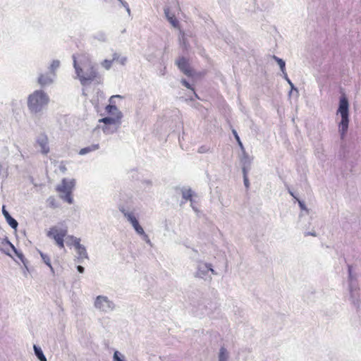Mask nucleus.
I'll use <instances>...</instances> for the list:
<instances>
[{"mask_svg": "<svg viewBox=\"0 0 361 361\" xmlns=\"http://www.w3.org/2000/svg\"><path fill=\"white\" fill-rule=\"evenodd\" d=\"M73 59L75 73L82 85L90 83L97 78V72L87 59L82 56L78 61L75 55H73Z\"/></svg>", "mask_w": 361, "mask_h": 361, "instance_id": "nucleus-1", "label": "nucleus"}, {"mask_svg": "<svg viewBox=\"0 0 361 361\" xmlns=\"http://www.w3.org/2000/svg\"><path fill=\"white\" fill-rule=\"evenodd\" d=\"M49 96L42 90H36L27 99V107L31 113L37 114L48 104Z\"/></svg>", "mask_w": 361, "mask_h": 361, "instance_id": "nucleus-2", "label": "nucleus"}, {"mask_svg": "<svg viewBox=\"0 0 361 361\" xmlns=\"http://www.w3.org/2000/svg\"><path fill=\"white\" fill-rule=\"evenodd\" d=\"M337 114H340L341 120L338 125V132L341 139L346 135L349 124V103L345 96H342L339 100Z\"/></svg>", "mask_w": 361, "mask_h": 361, "instance_id": "nucleus-3", "label": "nucleus"}, {"mask_svg": "<svg viewBox=\"0 0 361 361\" xmlns=\"http://www.w3.org/2000/svg\"><path fill=\"white\" fill-rule=\"evenodd\" d=\"M196 267L194 277L202 279L205 281H211L212 275H217L218 273L213 269L212 264L197 259L195 261Z\"/></svg>", "mask_w": 361, "mask_h": 361, "instance_id": "nucleus-4", "label": "nucleus"}, {"mask_svg": "<svg viewBox=\"0 0 361 361\" xmlns=\"http://www.w3.org/2000/svg\"><path fill=\"white\" fill-rule=\"evenodd\" d=\"M94 307L102 312L108 313L115 310L116 305L107 296L98 295L94 300Z\"/></svg>", "mask_w": 361, "mask_h": 361, "instance_id": "nucleus-5", "label": "nucleus"}, {"mask_svg": "<svg viewBox=\"0 0 361 361\" xmlns=\"http://www.w3.org/2000/svg\"><path fill=\"white\" fill-rule=\"evenodd\" d=\"M66 228H59L56 226L51 227L47 232V235L49 238H54L57 245L60 248L64 247L63 238L67 235Z\"/></svg>", "mask_w": 361, "mask_h": 361, "instance_id": "nucleus-6", "label": "nucleus"}, {"mask_svg": "<svg viewBox=\"0 0 361 361\" xmlns=\"http://www.w3.org/2000/svg\"><path fill=\"white\" fill-rule=\"evenodd\" d=\"M119 211L123 214V216L127 219V220L131 224L135 232L137 234H143L144 229L140 225L138 220L135 216L133 212H129L127 210L123 205H120L118 207Z\"/></svg>", "mask_w": 361, "mask_h": 361, "instance_id": "nucleus-7", "label": "nucleus"}, {"mask_svg": "<svg viewBox=\"0 0 361 361\" xmlns=\"http://www.w3.org/2000/svg\"><path fill=\"white\" fill-rule=\"evenodd\" d=\"M176 64L177 65L179 70L185 75L188 77H192L193 75V71L190 66L188 60L184 56L180 57L176 61Z\"/></svg>", "mask_w": 361, "mask_h": 361, "instance_id": "nucleus-8", "label": "nucleus"}, {"mask_svg": "<svg viewBox=\"0 0 361 361\" xmlns=\"http://www.w3.org/2000/svg\"><path fill=\"white\" fill-rule=\"evenodd\" d=\"M75 183L74 179L68 180L66 178H63L61 184L56 187V190L60 192H72Z\"/></svg>", "mask_w": 361, "mask_h": 361, "instance_id": "nucleus-9", "label": "nucleus"}, {"mask_svg": "<svg viewBox=\"0 0 361 361\" xmlns=\"http://www.w3.org/2000/svg\"><path fill=\"white\" fill-rule=\"evenodd\" d=\"M122 113H118V117L106 116L99 119L100 123H103L105 126H120L121 123Z\"/></svg>", "mask_w": 361, "mask_h": 361, "instance_id": "nucleus-10", "label": "nucleus"}, {"mask_svg": "<svg viewBox=\"0 0 361 361\" xmlns=\"http://www.w3.org/2000/svg\"><path fill=\"white\" fill-rule=\"evenodd\" d=\"M37 143L41 147V152L47 154L49 152V147L48 145V137L45 134H40L36 140Z\"/></svg>", "mask_w": 361, "mask_h": 361, "instance_id": "nucleus-11", "label": "nucleus"}, {"mask_svg": "<svg viewBox=\"0 0 361 361\" xmlns=\"http://www.w3.org/2000/svg\"><path fill=\"white\" fill-rule=\"evenodd\" d=\"M121 98L122 97L121 95H113L111 97L110 99H109V102L110 103H112V100L114 99V98ZM106 112L109 114H111L112 116V117H118V113H122L118 108L116 105L114 104H110L109 105L106 106Z\"/></svg>", "mask_w": 361, "mask_h": 361, "instance_id": "nucleus-12", "label": "nucleus"}, {"mask_svg": "<svg viewBox=\"0 0 361 361\" xmlns=\"http://www.w3.org/2000/svg\"><path fill=\"white\" fill-rule=\"evenodd\" d=\"M56 75H52L51 73L40 74L38 78V82L42 86H46L54 82Z\"/></svg>", "mask_w": 361, "mask_h": 361, "instance_id": "nucleus-13", "label": "nucleus"}, {"mask_svg": "<svg viewBox=\"0 0 361 361\" xmlns=\"http://www.w3.org/2000/svg\"><path fill=\"white\" fill-rule=\"evenodd\" d=\"M164 11L166 19L173 25V27H178L179 25V22L175 17V15L171 13L169 7L166 6L164 8Z\"/></svg>", "mask_w": 361, "mask_h": 361, "instance_id": "nucleus-14", "label": "nucleus"}, {"mask_svg": "<svg viewBox=\"0 0 361 361\" xmlns=\"http://www.w3.org/2000/svg\"><path fill=\"white\" fill-rule=\"evenodd\" d=\"M350 295L352 300L353 304L356 307H359L360 305V295L358 290L353 289L352 284H349Z\"/></svg>", "mask_w": 361, "mask_h": 361, "instance_id": "nucleus-15", "label": "nucleus"}, {"mask_svg": "<svg viewBox=\"0 0 361 361\" xmlns=\"http://www.w3.org/2000/svg\"><path fill=\"white\" fill-rule=\"evenodd\" d=\"M240 161L242 164V171L244 172V170L245 171H249L251 166V159L245 149L244 152H243V156L241 157Z\"/></svg>", "mask_w": 361, "mask_h": 361, "instance_id": "nucleus-16", "label": "nucleus"}, {"mask_svg": "<svg viewBox=\"0 0 361 361\" xmlns=\"http://www.w3.org/2000/svg\"><path fill=\"white\" fill-rule=\"evenodd\" d=\"M181 194L183 199L185 201L189 200L190 202H192V195L193 191L190 189H186L185 188H181Z\"/></svg>", "mask_w": 361, "mask_h": 361, "instance_id": "nucleus-17", "label": "nucleus"}, {"mask_svg": "<svg viewBox=\"0 0 361 361\" xmlns=\"http://www.w3.org/2000/svg\"><path fill=\"white\" fill-rule=\"evenodd\" d=\"M228 360H229L228 351L224 346L221 347L219 349V355H218V361H228Z\"/></svg>", "mask_w": 361, "mask_h": 361, "instance_id": "nucleus-18", "label": "nucleus"}, {"mask_svg": "<svg viewBox=\"0 0 361 361\" xmlns=\"http://www.w3.org/2000/svg\"><path fill=\"white\" fill-rule=\"evenodd\" d=\"M78 245V248L76 249L78 250V255L79 259H87L88 255L87 252V250L84 245L81 244L76 243Z\"/></svg>", "mask_w": 361, "mask_h": 361, "instance_id": "nucleus-19", "label": "nucleus"}, {"mask_svg": "<svg viewBox=\"0 0 361 361\" xmlns=\"http://www.w3.org/2000/svg\"><path fill=\"white\" fill-rule=\"evenodd\" d=\"M39 253L42 257L43 262L49 267L50 271L52 273V274H54V269L53 267L51 266L50 257L48 255H47L39 250Z\"/></svg>", "mask_w": 361, "mask_h": 361, "instance_id": "nucleus-20", "label": "nucleus"}, {"mask_svg": "<svg viewBox=\"0 0 361 361\" xmlns=\"http://www.w3.org/2000/svg\"><path fill=\"white\" fill-rule=\"evenodd\" d=\"M99 148V144H93V145H92L90 146L82 148L80 150V152H79V154L80 155H85V154H88L90 152H94L95 150H97Z\"/></svg>", "mask_w": 361, "mask_h": 361, "instance_id": "nucleus-21", "label": "nucleus"}, {"mask_svg": "<svg viewBox=\"0 0 361 361\" xmlns=\"http://www.w3.org/2000/svg\"><path fill=\"white\" fill-rule=\"evenodd\" d=\"M34 352L35 356L40 360V361H47V358L45 355H44V353L42 350V348L37 345H34L33 346Z\"/></svg>", "mask_w": 361, "mask_h": 361, "instance_id": "nucleus-22", "label": "nucleus"}, {"mask_svg": "<svg viewBox=\"0 0 361 361\" xmlns=\"http://www.w3.org/2000/svg\"><path fill=\"white\" fill-rule=\"evenodd\" d=\"M119 126H111V125L104 126L102 128V130L106 135L113 134L118 130V129L119 128Z\"/></svg>", "mask_w": 361, "mask_h": 361, "instance_id": "nucleus-23", "label": "nucleus"}, {"mask_svg": "<svg viewBox=\"0 0 361 361\" xmlns=\"http://www.w3.org/2000/svg\"><path fill=\"white\" fill-rule=\"evenodd\" d=\"M272 59L279 64L282 73L283 74L284 73H286L285 61L275 55L272 56Z\"/></svg>", "mask_w": 361, "mask_h": 361, "instance_id": "nucleus-24", "label": "nucleus"}, {"mask_svg": "<svg viewBox=\"0 0 361 361\" xmlns=\"http://www.w3.org/2000/svg\"><path fill=\"white\" fill-rule=\"evenodd\" d=\"M92 37L94 39H97L98 40L99 42H104L106 41L107 39V37H106V35L104 32L103 31H99L97 32V33H95Z\"/></svg>", "mask_w": 361, "mask_h": 361, "instance_id": "nucleus-25", "label": "nucleus"}, {"mask_svg": "<svg viewBox=\"0 0 361 361\" xmlns=\"http://www.w3.org/2000/svg\"><path fill=\"white\" fill-rule=\"evenodd\" d=\"M60 61L59 60H54L49 66V71L52 75H56L55 71L59 68Z\"/></svg>", "mask_w": 361, "mask_h": 361, "instance_id": "nucleus-26", "label": "nucleus"}, {"mask_svg": "<svg viewBox=\"0 0 361 361\" xmlns=\"http://www.w3.org/2000/svg\"><path fill=\"white\" fill-rule=\"evenodd\" d=\"M63 195H61V198L64 201L67 202L69 204H72L73 202V199L72 197V192H63Z\"/></svg>", "mask_w": 361, "mask_h": 361, "instance_id": "nucleus-27", "label": "nucleus"}, {"mask_svg": "<svg viewBox=\"0 0 361 361\" xmlns=\"http://www.w3.org/2000/svg\"><path fill=\"white\" fill-rule=\"evenodd\" d=\"M6 221L7 223L9 224V226L16 230L17 229V227L18 226V221L14 219L13 218L12 216L9 217L8 219H6Z\"/></svg>", "mask_w": 361, "mask_h": 361, "instance_id": "nucleus-28", "label": "nucleus"}, {"mask_svg": "<svg viewBox=\"0 0 361 361\" xmlns=\"http://www.w3.org/2000/svg\"><path fill=\"white\" fill-rule=\"evenodd\" d=\"M232 133H233V134L234 135V137L236 140V141H237V142H238L240 149L242 150V152H244V149H245L244 146H243V143H242V142H241V140L240 139V137H239L237 131L233 129L232 130Z\"/></svg>", "mask_w": 361, "mask_h": 361, "instance_id": "nucleus-29", "label": "nucleus"}, {"mask_svg": "<svg viewBox=\"0 0 361 361\" xmlns=\"http://www.w3.org/2000/svg\"><path fill=\"white\" fill-rule=\"evenodd\" d=\"M15 254L19 258V259L22 262V263L23 264L25 267L27 269V260L25 258L23 252L18 250L17 252H15Z\"/></svg>", "mask_w": 361, "mask_h": 361, "instance_id": "nucleus-30", "label": "nucleus"}, {"mask_svg": "<svg viewBox=\"0 0 361 361\" xmlns=\"http://www.w3.org/2000/svg\"><path fill=\"white\" fill-rule=\"evenodd\" d=\"M67 240H70L71 241V243L74 245L75 248H78L77 242L78 244H80V239L78 238H76L73 235H68L67 237Z\"/></svg>", "mask_w": 361, "mask_h": 361, "instance_id": "nucleus-31", "label": "nucleus"}, {"mask_svg": "<svg viewBox=\"0 0 361 361\" xmlns=\"http://www.w3.org/2000/svg\"><path fill=\"white\" fill-rule=\"evenodd\" d=\"M113 361H124L123 356L118 350H116L113 355Z\"/></svg>", "mask_w": 361, "mask_h": 361, "instance_id": "nucleus-32", "label": "nucleus"}, {"mask_svg": "<svg viewBox=\"0 0 361 361\" xmlns=\"http://www.w3.org/2000/svg\"><path fill=\"white\" fill-rule=\"evenodd\" d=\"M112 63L113 61L111 60L105 59L102 61V65L105 69L109 70L112 66Z\"/></svg>", "mask_w": 361, "mask_h": 361, "instance_id": "nucleus-33", "label": "nucleus"}, {"mask_svg": "<svg viewBox=\"0 0 361 361\" xmlns=\"http://www.w3.org/2000/svg\"><path fill=\"white\" fill-rule=\"evenodd\" d=\"M247 173H248V171H245V170H244V172H243V182H244V185L247 189H248L250 187V182L248 180Z\"/></svg>", "mask_w": 361, "mask_h": 361, "instance_id": "nucleus-34", "label": "nucleus"}, {"mask_svg": "<svg viewBox=\"0 0 361 361\" xmlns=\"http://www.w3.org/2000/svg\"><path fill=\"white\" fill-rule=\"evenodd\" d=\"M283 78L287 81V82L290 85V87H291V90H297V89L295 87L293 83L291 82V80L289 79V78L288 77V75L286 73H284L283 74Z\"/></svg>", "mask_w": 361, "mask_h": 361, "instance_id": "nucleus-35", "label": "nucleus"}, {"mask_svg": "<svg viewBox=\"0 0 361 361\" xmlns=\"http://www.w3.org/2000/svg\"><path fill=\"white\" fill-rule=\"evenodd\" d=\"M180 82L184 87H185L188 89L192 90L194 92V89L191 87L190 84L188 82V81H187V80L183 78L180 80Z\"/></svg>", "mask_w": 361, "mask_h": 361, "instance_id": "nucleus-36", "label": "nucleus"}, {"mask_svg": "<svg viewBox=\"0 0 361 361\" xmlns=\"http://www.w3.org/2000/svg\"><path fill=\"white\" fill-rule=\"evenodd\" d=\"M139 235L142 236V238L143 240H145L147 244H149V245L152 246V242H151L149 236L145 233V231H144L143 234H139Z\"/></svg>", "mask_w": 361, "mask_h": 361, "instance_id": "nucleus-37", "label": "nucleus"}, {"mask_svg": "<svg viewBox=\"0 0 361 361\" xmlns=\"http://www.w3.org/2000/svg\"><path fill=\"white\" fill-rule=\"evenodd\" d=\"M209 147L206 146V145H202V146H200L199 148H198V150L197 152L200 154H203V153H206L209 151Z\"/></svg>", "mask_w": 361, "mask_h": 361, "instance_id": "nucleus-38", "label": "nucleus"}, {"mask_svg": "<svg viewBox=\"0 0 361 361\" xmlns=\"http://www.w3.org/2000/svg\"><path fill=\"white\" fill-rule=\"evenodd\" d=\"M119 2L126 9V11L128 12V15L130 16V9L129 8L128 4L123 0H121Z\"/></svg>", "mask_w": 361, "mask_h": 361, "instance_id": "nucleus-39", "label": "nucleus"}, {"mask_svg": "<svg viewBox=\"0 0 361 361\" xmlns=\"http://www.w3.org/2000/svg\"><path fill=\"white\" fill-rule=\"evenodd\" d=\"M348 280L350 282H351L353 279V274H352V266L351 265L348 266ZM350 284H351V283H350Z\"/></svg>", "mask_w": 361, "mask_h": 361, "instance_id": "nucleus-40", "label": "nucleus"}, {"mask_svg": "<svg viewBox=\"0 0 361 361\" xmlns=\"http://www.w3.org/2000/svg\"><path fill=\"white\" fill-rule=\"evenodd\" d=\"M2 214L4 216L6 220L7 219H8L9 217H11V216L10 215L9 212L5 208V206L4 205L3 207H2Z\"/></svg>", "mask_w": 361, "mask_h": 361, "instance_id": "nucleus-41", "label": "nucleus"}, {"mask_svg": "<svg viewBox=\"0 0 361 361\" xmlns=\"http://www.w3.org/2000/svg\"><path fill=\"white\" fill-rule=\"evenodd\" d=\"M298 204L301 209L307 211V209L304 203V202L298 200Z\"/></svg>", "mask_w": 361, "mask_h": 361, "instance_id": "nucleus-42", "label": "nucleus"}, {"mask_svg": "<svg viewBox=\"0 0 361 361\" xmlns=\"http://www.w3.org/2000/svg\"><path fill=\"white\" fill-rule=\"evenodd\" d=\"M121 65H125L127 61V58L126 56L119 57V60L118 61Z\"/></svg>", "mask_w": 361, "mask_h": 361, "instance_id": "nucleus-43", "label": "nucleus"}, {"mask_svg": "<svg viewBox=\"0 0 361 361\" xmlns=\"http://www.w3.org/2000/svg\"><path fill=\"white\" fill-rule=\"evenodd\" d=\"M120 57V54L118 53H114L112 56V61H118Z\"/></svg>", "mask_w": 361, "mask_h": 361, "instance_id": "nucleus-44", "label": "nucleus"}, {"mask_svg": "<svg viewBox=\"0 0 361 361\" xmlns=\"http://www.w3.org/2000/svg\"><path fill=\"white\" fill-rule=\"evenodd\" d=\"M77 270L80 273L82 274L85 271V268L81 265H78V266H77Z\"/></svg>", "mask_w": 361, "mask_h": 361, "instance_id": "nucleus-45", "label": "nucleus"}, {"mask_svg": "<svg viewBox=\"0 0 361 361\" xmlns=\"http://www.w3.org/2000/svg\"><path fill=\"white\" fill-rule=\"evenodd\" d=\"M8 245L10 246V247L12 249V250L14 252H17L18 250L16 248V247L11 242L8 243Z\"/></svg>", "mask_w": 361, "mask_h": 361, "instance_id": "nucleus-46", "label": "nucleus"}, {"mask_svg": "<svg viewBox=\"0 0 361 361\" xmlns=\"http://www.w3.org/2000/svg\"><path fill=\"white\" fill-rule=\"evenodd\" d=\"M8 245L10 246V247L12 249V250L14 252H17L18 250L16 248V247L11 242L8 243Z\"/></svg>", "mask_w": 361, "mask_h": 361, "instance_id": "nucleus-47", "label": "nucleus"}, {"mask_svg": "<svg viewBox=\"0 0 361 361\" xmlns=\"http://www.w3.org/2000/svg\"><path fill=\"white\" fill-rule=\"evenodd\" d=\"M8 245L10 246V247L12 249V250L14 252H17L18 250L16 248V247L11 242L8 243Z\"/></svg>", "mask_w": 361, "mask_h": 361, "instance_id": "nucleus-48", "label": "nucleus"}, {"mask_svg": "<svg viewBox=\"0 0 361 361\" xmlns=\"http://www.w3.org/2000/svg\"><path fill=\"white\" fill-rule=\"evenodd\" d=\"M8 245L10 246V247L12 249V250L14 252H17L18 250L16 248V247L11 242L8 243Z\"/></svg>", "mask_w": 361, "mask_h": 361, "instance_id": "nucleus-49", "label": "nucleus"}, {"mask_svg": "<svg viewBox=\"0 0 361 361\" xmlns=\"http://www.w3.org/2000/svg\"><path fill=\"white\" fill-rule=\"evenodd\" d=\"M190 206H191V207L192 208V209L195 212H197V209L196 206L194 204V200H192V202H190Z\"/></svg>", "mask_w": 361, "mask_h": 361, "instance_id": "nucleus-50", "label": "nucleus"}, {"mask_svg": "<svg viewBox=\"0 0 361 361\" xmlns=\"http://www.w3.org/2000/svg\"><path fill=\"white\" fill-rule=\"evenodd\" d=\"M9 242H10V240L8 239L7 237H6L5 238L3 239L1 243L8 245Z\"/></svg>", "mask_w": 361, "mask_h": 361, "instance_id": "nucleus-51", "label": "nucleus"}, {"mask_svg": "<svg viewBox=\"0 0 361 361\" xmlns=\"http://www.w3.org/2000/svg\"><path fill=\"white\" fill-rule=\"evenodd\" d=\"M143 183H145L147 185H152V181L149 180H145L143 181Z\"/></svg>", "mask_w": 361, "mask_h": 361, "instance_id": "nucleus-52", "label": "nucleus"}, {"mask_svg": "<svg viewBox=\"0 0 361 361\" xmlns=\"http://www.w3.org/2000/svg\"><path fill=\"white\" fill-rule=\"evenodd\" d=\"M1 250L3 252H4L6 255H8V256L11 257V254L9 253V252H8V251H7V250H3V249H1Z\"/></svg>", "mask_w": 361, "mask_h": 361, "instance_id": "nucleus-53", "label": "nucleus"}, {"mask_svg": "<svg viewBox=\"0 0 361 361\" xmlns=\"http://www.w3.org/2000/svg\"><path fill=\"white\" fill-rule=\"evenodd\" d=\"M288 190L289 194H290L292 197H293L294 198H296V197L295 196L294 193H293V192H292L289 188H288Z\"/></svg>", "mask_w": 361, "mask_h": 361, "instance_id": "nucleus-54", "label": "nucleus"}, {"mask_svg": "<svg viewBox=\"0 0 361 361\" xmlns=\"http://www.w3.org/2000/svg\"><path fill=\"white\" fill-rule=\"evenodd\" d=\"M306 235H313V236H315L316 233H313V232H308V233H306Z\"/></svg>", "mask_w": 361, "mask_h": 361, "instance_id": "nucleus-55", "label": "nucleus"}, {"mask_svg": "<svg viewBox=\"0 0 361 361\" xmlns=\"http://www.w3.org/2000/svg\"><path fill=\"white\" fill-rule=\"evenodd\" d=\"M194 94H195V97L196 98H199V97H198V96H197V94L195 92H194Z\"/></svg>", "mask_w": 361, "mask_h": 361, "instance_id": "nucleus-56", "label": "nucleus"}, {"mask_svg": "<svg viewBox=\"0 0 361 361\" xmlns=\"http://www.w3.org/2000/svg\"><path fill=\"white\" fill-rule=\"evenodd\" d=\"M184 202H185L182 201V202H180V205H182Z\"/></svg>", "mask_w": 361, "mask_h": 361, "instance_id": "nucleus-57", "label": "nucleus"}, {"mask_svg": "<svg viewBox=\"0 0 361 361\" xmlns=\"http://www.w3.org/2000/svg\"><path fill=\"white\" fill-rule=\"evenodd\" d=\"M118 1H121V0H118Z\"/></svg>", "mask_w": 361, "mask_h": 361, "instance_id": "nucleus-58", "label": "nucleus"}]
</instances>
